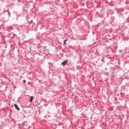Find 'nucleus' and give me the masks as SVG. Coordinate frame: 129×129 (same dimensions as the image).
<instances>
[{"instance_id":"6e6552de","label":"nucleus","mask_w":129,"mask_h":129,"mask_svg":"<svg viewBox=\"0 0 129 129\" xmlns=\"http://www.w3.org/2000/svg\"><path fill=\"white\" fill-rule=\"evenodd\" d=\"M104 59H102V62H104Z\"/></svg>"},{"instance_id":"f257e3e1","label":"nucleus","mask_w":129,"mask_h":129,"mask_svg":"<svg viewBox=\"0 0 129 129\" xmlns=\"http://www.w3.org/2000/svg\"><path fill=\"white\" fill-rule=\"evenodd\" d=\"M67 63H68V60L67 59L61 62V65H62V66H65Z\"/></svg>"},{"instance_id":"20e7f679","label":"nucleus","mask_w":129,"mask_h":129,"mask_svg":"<svg viewBox=\"0 0 129 129\" xmlns=\"http://www.w3.org/2000/svg\"><path fill=\"white\" fill-rule=\"evenodd\" d=\"M105 75H106V76H108V75H109V73L108 72H106L105 73Z\"/></svg>"},{"instance_id":"7ed1b4c3","label":"nucleus","mask_w":129,"mask_h":129,"mask_svg":"<svg viewBox=\"0 0 129 129\" xmlns=\"http://www.w3.org/2000/svg\"><path fill=\"white\" fill-rule=\"evenodd\" d=\"M34 98V97L31 96V98H30V102H33V99Z\"/></svg>"},{"instance_id":"0eeeda50","label":"nucleus","mask_w":129,"mask_h":129,"mask_svg":"<svg viewBox=\"0 0 129 129\" xmlns=\"http://www.w3.org/2000/svg\"><path fill=\"white\" fill-rule=\"evenodd\" d=\"M25 122H24L22 123V125H25Z\"/></svg>"},{"instance_id":"39448f33","label":"nucleus","mask_w":129,"mask_h":129,"mask_svg":"<svg viewBox=\"0 0 129 129\" xmlns=\"http://www.w3.org/2000/svg\"><path fill=\"white\" fill-rule=\"evenodd\" d=\"M67 41H68V39H66V40H64V41H63V44H64L65 45H66Z\"/></svg>"},{"instance_id":"423d86ee","label":"nucleus","mask_w":129,"mask_h":129,"mask_svg":"<svg viewBox=\"0 0 129 129\" xmlns=\"http://www.w3.org/2000/svg\"><path fill=\"white\" fill-rule=\"evenodd\" d=\"M27 82V81H26V80H23V83H26V82Z\"/></svg>"},{"instance_id":"f03ea898","label":"nucleus","mask_w":129,"mask_h":129,"mask_svg":"<svg viewBox=\"0 0 129 129\" xmlns=\"http://www.w3.org/2000/svg\"><path fill=\"white\" fill-rule=\"evenodd\" d=\"M14 106H15V108H16V109H17V110H20V108H19V107L18 106V105H17V104H15Z\"/></svg>"}]
</instances>
